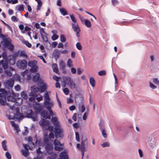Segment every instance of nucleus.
<instances>
[{
    "mask_svg": "<svg viewBox=\"0 0 159 159\" xmlns=\"http://www.w3.org/2000/svg\"><path fill=\"white\" fill-rule=\"evenodd\" d=\"M0 38H2V41L1 43L5 47L9 50H13L14 46L11 44V39L8 37L7 35H4L2 33V29L0 27Z\"/></svg>",
    "mask_w": 159,
    "mask_h": 159,
    "instance_id": "1",
    "label": "nucleus"
},
{
    "mask_svg": "<svg viewBox=\"0 0 159 159\" xmlns=\"http://www.w3.org/2000/svg\"><path fill=\"white\" fill-rule=\"evenodd\" d=\"M44 105L47 109L49 111L50 115L53 116V113L51 110V107L53 106L54 103L52 101H51L48 93H45L44 95Z\"/></svg>",
    "mask_w": 159,
    "mask_h": 159,
    "instance_id": "2",
    "label": "nucleus"
},
{
    "mask_svg": "<svg viewBox=\"0 0 159 159\" xmlns=\"http://www.w3.org/2000/svg\"><path fill=\"white\" fill-rule=\"evenodd\" d=\"M44 145L47 152L49 154L52 153L53 146L52 144L50 143L48 139L45 138L44 140Z\"/></svg>",
    "mask_w": 159,
    "mask_h": 159,
    "instance_id": "3",
    "label": "nucleus"
},
{
    "mask_svg": "<svg viewBox=\"0 0 159 159\" xmlns=\"http://www.w3.org/2000/svg\"><path fill=\"white\" fill-rule=\"evenodd\" d=\"M75 99L76 102H79V100H80V103H79V108H81V113H83L84 111L85 110V107L84 105L83 102H84L83 98L82 96L80 95H77L75 97Z\"/></svg>",
    "mask_w": 159,
    "mask_h": 159,
    "instance_id": "4",
    "label": "nucleus"
},
{
    "mask_svg": "<svg viewBox=\"0 0 159 159\" xmlns=\"http://www.w3.org/2000/svg\"><path fill=\"white\" fill-rule=\"evenodd\" d=\"M65 83L69 86L71 89H74L76 88V84L73 80L70 77H65L64 78Z\"/></svg>",
    "mask_w": 159,
    "mask_h": 159,
    "instance_id": "5",
    "label": "nucleus"
},
{
    "mask_svg": "<svg viewBox=\"0 0 159 159\" xmlns=\"http://www.w3.org/2000/svg\"><path fill=\"white\" fill-rule=\"evenodd\" d=\"M54 129L55 130V135L56 138L62 137L63 131L60 126H56Z\"/></svg>",
    "mask_w": 159,
    "mask_h": 159,
    "instance_id": "6",
    "label": "nucleus"
},
{
    "mask_svg": "<svg viewBox=\"0 0 159 159\" xmlns=\"http://www.w3.org/2000/svg\"><path fill=\"white\" fill-rule=\"evenodd\" d=\"M53 143L54 145V149L56 151H61L63 150V144L61 143L59 141L55 139Z\"/></svg>",
    "mask_w": 159,
    "mask_h": 159,
    "instance_id": "7",
    "label": "nucleus"
},
{
    "mask_svg": "<svg viewBox=\"0 0 159 159\" xmlns=\"http://www.w3.org/2000/svg\"><path fill=\"white\" fill-rule=\"evenodd\" d=\"M27 62L25 60L18 61L17 62V67L20 69H25L27 66Z\"/></svg>",
    "mask_w": 159,
    "mask_h": 159,
    "instance_id": "8",
    "label": "nucleus"
},
{
    "mask_svg": "<svg viewBox=\"0 0 159 159\" xmlns=\"http://www.w3.org/2000/svg\"><path fill=\"white\" fill-rule=\"evenodd\" d=\"M14 82V81L12 79L6 80L4 83L5 87L7 89L11 88L13 86Z\"/></svg>",
    "mask_w": 159,
    "mask_h": 159,
    "instance_id": "9",
    "label": "nucleus"
},
{
    "mask_svg": "<svg viewBox=\"0 0 159 159\" xmlns=\"http://www.w3.org/2000/svg\"><path fill=\"white\" fill-rule=\"evenodd\" d=\"M72 28L74 31L76 32V35L77 38H79L80 35L79 33L80 31V30L78 24L76 23H72Z\"/></svg>",
    "mask_w": 159,
    "mask_h": 159,
    "instance_id": "10",
    "label": "nucleus"
},
{
    "mask_svg": "<svg viewBox=\"0 0 159 159\" xmlns=\"http://www.w3.org/2000/svg\"><path fill=\"white\" fill-rule=\"evenodd\" d=\"M10 92H7L8 93V95L6 96V97H7V99L8 101H11L12 102H15L16 101H20V102L19 103V104H21L22 103V99L20 98H17V99H16L14 96H9V93Z\"/></svg>",
    "mask_w": 159,
    "mask_h": 159,
    "instance_id": "11",
    "label": "nucleus"
},
{
    "mask_svg": "<svg viewBox=\"0 0 159 159\" xmlns=\"http://www.w3.org/2000/svg\"><path fill=\"white\" fill-rule=\"evenodd\" d=\"M34 109L37 113H40L43 108V106L39 103H36L33 105Z\"/></svg>",
    "mask_w": 159,
    "mask_h": 159,
    "instance_id": "12",
    "label": "nucleus"
},
{
    "mask_svg": "<svg viewBox=\"0 0 159 159\" xmlns=\"http://www.w3.org/2000/svg\"><path fill=\"white\" fill-rule=\"evenodd\" d=\"M104 122L103 121L101 120H100V129L101 128V127L102 128H103V129H102V134L103 137L104 138L106 139L107 138V135L105 129L104 128Z\"/></svg>",
    "mask_w": 159,
    "mask_h": 159,
    "instance_id": "13",
    "label": "nucleus"
},
{
    "mask_svg": "<svg viewBox=\"0 0 159 159\" xmlns=\"http://www.w3.org/2000/svg\"><path fill=\"white\" fill-rule=\"evenodd\" d=\"M27 117L29 118H31L34 121L37 120L36 114L33 112L32 110H30V113L27 114Z\"/></svg>",
    "mask_w": 159,
    "mask_h": 159,
    "instance_id": "14",
    "label": "nucleus"
},
{
    "mask_svg": "<svg viewBox=\"0 0 159 159\" xmlns=\"http://www.w3.org/2000/svg\"><path fill=\"white\" fill-rule=\"evenodd\" d=\"M7 61L8 64L12 65L15 63V57L13 56L10 55L8 57Z\"/></svg>",
    "mask_w": 159,
    "mask_h": 159,
    "instance_id": "15",
    "label": "nucleus"
},
{
    "mask_svg": "<svg viewBox=\"0 0 159 159\" xmlns=\"http://www.w3.org/2000/svg\"><path fill=\"white\" fill-rule=\"evenodd\" d=\"M14 56L15 57H25L27 58V55L25 53V52L24 51H18L14 54Z\"/></svg>",
    "mask_w": 159,
    "mask_h": 159,
    "instance_id": "16",
    "label": "nucleus"
},
{
    "mask_svg": "<svg viewBox=\"0 0 159 159\" xmlns=\"http://www.w3.org/2000/svg\"><path fill=\"white\" fill-rule=\"evenodd\" d=\"M87 139L85 136L83 135L82 137V140L81 145L80 147H85V146L87 145L88 142H87Z\"/></svg>",
    "mask_w": 159,
    "mask_h": 159,
    "instance_id": "17",
    "label": "nucleus"
},
{
    "mask_svg": "<svg viewBox=\"0 0 159 159\" xmlns=\"http://www.w3.org/2000/svg\"><path fill=\"white\" fill-rule=\"evenodd\" d=\"M49 122L48 121L43 119L40 123V125L43 127V129L45 130L47 129V127L49 125Z\"/></svg>",
    "mask_w": 159,
    "mask_h": 159,
    "instance_id": "18",
    "label": "nucleus"
},
{
    "mask_svg": "<svg viewBox=\"0 0 159 159\" xmlns=\"http://www.w3.org/2000/svg\"><path fill=\"white\" fill-rule=\"evenodd\" d=\"M28 147L30 150H32V149L34 147V143L32 142V138L31 137H29L28 138Z\"/></svg>",
    "mask_w": 159,
    "mask_h": 159,
    "instance_id": "19",
    "label": "nucleus"
},
{
    "mask_svg": "<svg viewBox=\"0 0 159 159\" xmlns=\"http://www.w3.org/2000/svg\"><path fill=\"white\" fill-rule=\"evenodd\" d=\"M59 157L60 158L58 159H68V156L66 152H61L60 153Z\"/></svg>",
    "mask_w": 159,
    "mask_h": 159,
    "instance_id": "20",
    "label": "nucleus"
},
{
    "mask_svg": "<svg viewBox=\"0 0 159 159\" xmlns=\"http://www.w3.org/2000/svg\"><path fill=\"white\" fill-rule=\"evenodd\" d=\"M133 20H134L135 21H136V22L140 23L141 22H138L139 21V20H137L136 19H134L132 20H130L129 21H123L121 22V23L123 25H128L129 24L132 23V21Z\"/></svg>",
    "mask_w": 159,
    "mask_h": 159,
    "instance_id": "21",
    "label": "nucleus"
},
{
    "mask_svg": "<svg viewBox=\"0 0 159 159\" xmlns=\"http://www.w3.org/2000/svg\"><path fill=\"white\" fill-rule=\"evenodd\" d=\"M41 115L44 119H50V115H48V113L46 111H43L41 113Z\"/></svg>",
    "mask_w": 159,
    "mask_h": 159,
    "instance_id": "22",
    "label": "nucleus"
},
{
    "mask_svg": "<svg viewBox=\"0 0 159 159\" xmlns=\"http://www.w3.org/2000/svg\"><path fill=\"white\" fill-rule=\"evenodd\" d=\"M16 113L15 114L14 116L13 117L14 120H17L19 119H21V115L19 111V109L18 108H16Z\"/></svg>",
    "mask_w": 159,
    "mask_h": 159,
    "instance_id": "23",
    "label": "nucleus"
},
{
    "mask_svg": "<svg viewBox=\"0 0 159 159\" xmlns=\"http://www.w3.org/2000/svg\"><path fill=\"white\" fill-rule=\"evenodd\" d=\"M77 147L80 150L82 153V159L84 154V152L86 151L85 147H80V144L78 143L77 144Z\"/></svg>",
    "mask_w": 159,
    "mask_h": 159,
    "instance_id": "24",
    "label": "nucleus"
},
{
    "mask_svg": "<svg viewBox=\"0 0 159 159\" xmlns=\"http://www.w3.org/2000/svg\"><path fill=\"white\" fill-rule=\"evenodd\" d=\"M52 121L55 125V127L57 126H60L58 121L57 120V119L56 117H52L51 119Z\"/></svg>",
    "mask_w": 159,
    "mask_h": 159,
    "instance_id": "25",
    "label": "nucleus"
},
{
    "mask_svg": "<svg viewBox=\"0 0 159 159\" xmlns=\"http://www.w3.org/2000/svg\"><path fill=\"white\" fill-rule=\"evenodd\" d=\"M11 124L12 126L14 127V130H16V133L17 134L19 131L18 125L17 124H15L14 121H11Z\"/></svg>",
    "mask_w": 159,
    "mask_h": 159,
    "instance_id": "26",
    "label": "nucleus"
},
{
    "mask_svg": "<svg viewBox=\"0 0 159 159\" xmlns=\"http://www.w3.org/2000/svg\"><path fill=\"white\" fill-rule=\"evenodd\" d=\"M31 90L32 92L31 93V96H34V93L39 90V88L36 86H34L31 88Z\"/></svg>",
    "mask_w": 159,
    "mask_h": 159,
    "instance_id": "27",
    "label": "nucleus"
},
{
    "mask_svg": "<svg viewBox=\"0 0 159 159\" xmlns=\"http://www.w3.org/2000/svg\"><path fill=\"white\" fill-rule=\"evenodd\" d=\"M37 61L35 60H34L33 61H30L28 63V66L31 67L37 65Z\"/></svg>",
    "mask_w": 159,
    "mask_h": 159,
    "instance_id": "28",
    "label": "nucleus"
},
{
    "mask_svg": "<svg viewBox=\"0 0 159 159\" xmlns=\"http://www.w3.org/2000/svg\"><path fill=\"white\" fill-rule=\"evenodd\" d=\"M5 74L7 78H9L11 77L12 75L11 72L9 69H6L5 70Z\"/></svg>",
    "mask_w": 159,
    "mask_h": 159,
    "instance_id": "29",
    "label": "nucleus"
},
{
    "mask_svg": "<svg viewBox=\"0 0 159 159\" xmlns=\"http://www.w3.org/2000/svg\"><path fill=\"white\" fill-rule=\"evenodd\" d=\"M59 67L61 69H63L65 68V64L62 60H61L59 62Z\"/></svg>",
    "mask_w": 159,
    "mask_h": 159,
    "instance_id": "30",
    "label": "nucleus"
},
{
    "mask_svg": "<svg viewBox=\"0 0 159 159\" xmlns=\"http://www.w3.org/2000/svg\"><path fill=\"white\" fill-rule=\"evenodd\" d=\"M40 148H39L37 150V153L39 155L37 156V157L39 159H41L42 157V152L40 150Z\"/></svg>",
    "mask_w": 159,
    "mask_h": 159,
    "instance_id": "31",
    "label": "nucleus"
},
{
    "mask_svg": "<svg viewBox=\"0 0 159 159\" xmlns=\"http://www.w3.org/2000/svg\"><path fill=\"white\" fill-rule=\"evenodd\" d=\"M22 154L25 157H27L29 155V152L28 150H22L21 151Z\"/></svg>",
    "mask_w": 159,
    "mask_h": 159,
    "instance_id": "32",
    "label": "nucleus"
},
{
    "mask_svg": "<svg viewBox=\"0 0 159 159\" xmlns=\"http://www.w3.org/2000/svg\"><path fill=\"white\" fill-rule=\"evenodd\" d=\"M39 75L38 73H36L33 77V80L34 82H36L39 79Z\"/></svg>",
    "mask_w": 159,
    "mask_h": 159,
    "instance_id": "33",
    "label": "nucleus"
},
{
    "mask_svg": "<svg viewBox=\"0 0 159 159\" xmlns=\"http://www.w3.org/2000/svg\"><path fill=\"white\" fill-rule=\"evenodd\" d=\"M52 68L54 72L58 74V69L57 64L55 63L53 64L52 65Z\"/></svg>",
    "mask_w": 159,
    "mask_h": 159,
    "instance_id": "34",
    "label": "nucleus"
},
{
    "mask_svg": "<svg viewBox=\"0 0 159 159\" xmlns=\"http://www.w3.org/2000/svg\"><path fill=\"white\" fill-rule=\"evenodd\" d=\"M52 55L57 60L59 57V52L57 50H55L53 53Z\"/></svg>",
    "mask_w": 159,
    "mask_h": 159,
    "instance_id": "35",
    "label": "nucleus"
},
{
    "mask_svg": "<svg viewBox=\"0 0 159 159\" xmlns=\"http://www.w3.org/2000/svg\"><path fill=\"white\" fill-rule=\"evenodd\" d=\"M85 25L88 28H90L91 26V24L90 21L88 20H85L84 22Z\"/></svg>",
    "mask_w": 159,
    "mask_h": 159,
    "instance_id": "36",
    "label": "nucleus"
},
{
    "mask_svg": "<svg viewBox=\"0 0 159 159\" xmlns=\"http://www.w3.org/2000/svg\"><path fill=\"white\" fill-rule=\"evenodd\" d=\"M89 82L91 85L93 87L95 86V81L93 77H91L89 79Z\"/></svg>",
    "mask_w": 159,
    "mask_h": 159,
    "instance_id": "37",
    "label": "nucleus"
},
{
    "mask_svg": "<svg viewBox=\"0 0 159 159\" xmlns=\"http://www.w3.org/2000/svg\"><path fill=\"white\" fill-rule=\"evenodd\" d=\"M6 144H7V142L6 140L3 141L2 142V147L4 151L7 150Z\"/></svg>",
    "mask_w": 159,
    "mask_h": 159,
    "instance_id": "38",
    "label": "nucleus"
},
{
    "mask_svg": "<svg viewBox=\"0 0 159 159\" xmlns=\"http://www.w3.org/2000/svg\"><path fill=\"white\" fill-rule=\"evenodd\" d=\"M38 67L37 65L31 67L30 71L32 72H35L38 70Z\"/></svg>",
    "mask_w": 159,
    "mask_h": 159,
    "instance_id": "39",
    "label": "nucleus"
},
{
    "mask_svg": "<svg viewBox=\"0 0 159 159\" xmlns=\"http://www.w3.org/2000/svg\"><path fill=\"white\" fill-rule=\"evenodd\" d=\"M73 61L70 59H69L68 60L67 62V65L69 67H73Z\"/></svg>",
    "mask_w": 159,
    "mask_h": 159,
    "instance_id": "40",
    "label": "nucleus"
},
{
    "mask_svg": "<svg viewBox=\"0 0 159 159\" xmlns=\"http://www.w3.org/2000/svg\"><path fill=\"white\" fill-rule=\"evenodd\" d=\"M47 35V34H44L41 35L43 41L45 42H48V38L46 36Z\"/></svg>",
    "mask_w": 159,
    "mask_h": 159,
    "instance_id": "41",
    "label": "nucleus"
},
{
    "mask_svg": "<svg viewBox=\"0 0 159 159\" xmlns=\"http://www.w3.org/2000/svg\"><path fill=\"white\" fill-rule=\"evenodd\" d=\"M21 96L25 100L27 99L28 98L27 95L25 92H22L21 93Z\"/></svg>",
    "mask_w": 159,
    "mask_h": 159,
    "instance_id": "42",
    "label": "nucleus"
},
{
    "mask_svg": "<svg viewBox=\"0 0 159 159\" xmlns=\"http://www.w3.org/2000/svg\"><path fill=\"white\" fill-rule=\"evenodd\" d=\"M60 11L61 14L63 16H65L67 14L66 10L64 8H60Z\"/></svg>",
    "mask_w": 159,
    "mask_h": 159,
    "instance_id": "43",
    "label": "nucleus"
},
{
    "mask_svg": "<svg viewBox=\"0 0 159 159\" xmlns=\"http://www.w3.org/2000/svg\"><path fill=\"white\" fill-rule=\"evenodd\" d=\"M40 89L41 92H45L46 89V84H44L43 85L40 86Z\"/></svg>",
    "mask_w": 159,
    "mask_h": 159,
    "instance_id": "44",
    "label": "nucleus"
},
{
    "mask_svg": "<svg viewBox=\"0 0 159 159\" xmlns=\"http://www.w3.org/2000/svg\"><path fill=\"white\" fill-rule=\"evenodd\" d=\"M66 40V39L65 37V35L63 34H61L60 36V41L61 42H65Z\"/></svg>",
    "mask_w": 159,
    "mask_h": 159,
    "instance_id": "45",
    "label": "nucleus"
},
{
    "mask_svg": "<svg viewBox=\"0 0 159 159\" xmlns=\"http://www.w3.org/2000/svg\"><path fill=\"white\" fill-rule=\"evenodd\" d=\"M0 64H2L3 67L5 70L7 69L6 68L8 66L6 63H3V61L2 60L0 61Z\"/></svg>",
    "mask_w": 159,
    "mask_h": 159,
    "instance_id": "46",
    "label": "nucleus"
},
{
    "mask_svg": "<svg viewBox=\"0 0 159 159\" xmlns=\"http://www.w3.org/2000/svg\"><path fill=\"white\" fill-rule=\"evenodd\" d=\"M101 145L103 148L109 147L110 146V144L108 142H105L101 144Z\"/></svg>",
    "mask_w": 159,
    "mask_h": 159,
    "instance_id": "47",
    "label": "nucleus"
},
{
    "mask_svg": "<svg viewBox=\"0 0 159 159\" xmlns=\"http://www.w3.org/2000/svg\"><path fill=\"white\" fill-rule=\"evenodd\" d=\"M56 154L55 153H54L52 155L47 157V159H55L56 157Z\"/></svg>",
    "mask_w": 159,
    "mask_h": 159,
    "instance_id": "48",
    "label": "nucleus"
},
{
    "mask_svg": "<svg viewBox=\"0 0 159 159\" xmlns=\"http://www.w3.org/2000/svg\"><path fill=\"white\" fill-rule=\"evenodd\" d=\"M5 155L7 159H11V155L8 152H6Z\"/></svg>",
    "mask_w": 159,
    "mask_h": 159,
    "instance_id": "49",
    "label": "nucleus"
},
{
    "mask_svg": "<svg viewBox=\"0 0 159 159\" xmlns=\"http://www.w3.org/2000/svg\"><path fill=\"white\" fill-rule=\"evenodd\" d=\"M149 86L152 89H155L157 88L156 86L154 85L151 82H149Z\"/></svg>",
    "mask_w": 159,
    "mask_h": 159,
    "instance_id": "50",
    "label": "nucleus"
},
{
    "mask_svg": "<svg viewBox=\"0 0 159 159\" xmlns=\"http://www.w3.org/2000/svg\"><path fill=\"white\" fill-rule=\"evenodd\" d=\"M58 37H59L57 35L54 34L52 36L51 38L53 41H54L57 39Z\"/></svg>",
    "mask_w": 159,
    "mask_h": 159,
    "instance_id": "51",
    "label": "nucleus"
},
{
    "mask_svg": "<svg viewBox=\"0 0 159 159\" xmlns=\"http://www.w3.org/2000/svg\"><path fill=\"white\" fill-rule=\"evenodd\" d=\"M111 2L112 5L115 6L118 4L119 2L117 0H111Z\"/></svg>",
    "mask_w": 159,
    "mask_h": 159,
    "instance_id": "52",
    "label": "nucleus"
},
{
    "mask_svg": "<svg viewBox=\"0 0 159 159\" xmlns=\"http://www.w3.org/2000/svg\"><path fill=\"white\" fill-rule=\"evenodd\" d=\"M106 71L105 70H100V76H104L106 75Z\"/></svg>",
    "mask_w": 159,
    "mask_h": 159,
    "instance_id": "53",
    "label": "nucleus"
},
{
    "mask_svg": "<svg viewBox=\"0 0 159 159\" xmlns=\"http://www.w3.org/2000/svg\"><path fill=\"white\" fill-rule=\"evenodd\" d=\"M75 138L76 140L78 142H79L80 141V138H79V135L78 132H76L75 133Z\"/></svg>",
    "mask_w": 159,
    "mask_h": 159,
    "instance_id": "54",
    "label": "nucleus"
},
{
    "mask_svg": "<svg viewBox=\"0 0 159 159\" xmlns=\"http://www.w3.org/2000/svg\"><path fill=\"white\" fill-rule=\"evenodd\" d=\"M24 9V5H20L18 6V10L19 11H23Z\"/></svg>",
    "mask_w": 159,
    "mask_h": 159,
    "instance_id": "55",
    "label": "nucleus"
},
{
    "mask_svg": "<svg viewBox=\"0 0 159 159\" xmlns=\"http://www.w3.org/2000/svg\"><path fill=\"white\" fill-rule=\"evenodd\" d=\"M46 129L47 131H48V130L50 132H52V131L53 130V126H48L47 127V129Z\"/></svg>",
    "mask_w": 159,
    "mask_h": 159,
    "instance_id": "56",
    "label": "nucleus"
},
{
    "mask_svg": "<svg viewBox=\"0 0 159 159\" xmlns=\"http://www.w3.org/2000/svg\"><path fill=\"white\" fill-rule=\"evenodd\" d=\"M70 17L71 20H72V21L74 23H76V20L75 19V17L73 15H70Z\"/></svg>",
    "mask_w": 159,
    "mask_h": 159,
    "instance_id": "57",
    "label": "nucleus"
},
{
    "mask_svg": "<svg viewBox=\"0 0 159 159\" xmlns=\"http://www.w3.org/2000/svg\"><path fill=\"white\" fill-rule=\"evenodd\" d=\"M153 82L154 83L158 85L159 84V80L157 78H154L153 79Z\"/></svg>",
    "mask_w": 159,
    "mask_h": 159,
    "instance_id": "58",
    "label": "nucleus"
},
{
    "mask_svg": "<svg viewBox=\"0 0 159 159\" xmlns=\"http://www.w3.org/2000/svg\"><path fill=\"white\" fill-rule=\"evenodd\" d=\"M76 47L78 50H81L82 49L81 46L79 43H76Z\"/></svg>",
    "mask_w": 159,
    "mask_h": 159,
    "instance_id": "59",
    "label": "nucleus"
},
{
    "mask_svg": "<svg viewBox=\"0 0 159 159\" xmlns=\"http://www.w3.org/2000/svg\"><path fill=\"white\" fill-rule=\"evenodd\" d=\"M11 20L12 21L15 22H17L18 20V19L15 16H13L11 17Z\"/></svg>",
    "mask_w": 159,
    "mask_h": 159,
    "instance_id": "60",
    "label": "nucleus"
},
{
    "mask_svg": "<svg viewBox=\"0 0 159 159\" xmlns=\"http://www.w3.org/2000/svg\"><path fill=\"white\" fill-rule=\"evenodd\" d=\"M88 113L87 112H85L83 116V119L84 120H86L87 119Z\"/></svg>",
    "mask_w": 159,
    "mask_h": 159,
    "instance_id": "61",
    "label": "nucleus"
},
{
    "mask_svg": "<svg viewBox=\"0 0 159 159\" xmlns=\"http://www.w3.org/2000/svg\"><path fill=\"white\" fill-rule=\"evenodd\" d=\"M40 33L41 35L44 34H46V33L45 32L43 28H41L40 29Z\"/></svg>",
    "mask_w": 159,
    "mask_h": 159,
    "instance_id": "62",
    "label": "nucleus"
},
{
    "mask_svg": "<svg viewBox=\"0 0 159 159\" xmlns=\"http://www.w3.org/2000/svg\"><path fill=\"white\" fill-rule=\"evenodd\" d=\"M63 92L66 95H67L69 93V90L68 88H66L63 89Z\"/></svg>",
    "mask_w": 159,
    "mask_h": 159,
    "instance_id": "63",
    "label": "nucleus"
},
{
    "mask_svg": "<svg viewBox=\"0 0 159 159\" xmlns=\"http://www.w3.org/2000/svg\"><path fill=\"white\" fill-rule=\"evenodd\" d=\"M71 71L72 73L73 74H75L76 73V69L74 67H72L71 69Z\"/></svg>",
    "mask_w": 159,
    "mask_h": 159,
    "instance_id": "64",
    "label": "nucleus"
}]
</instances>
